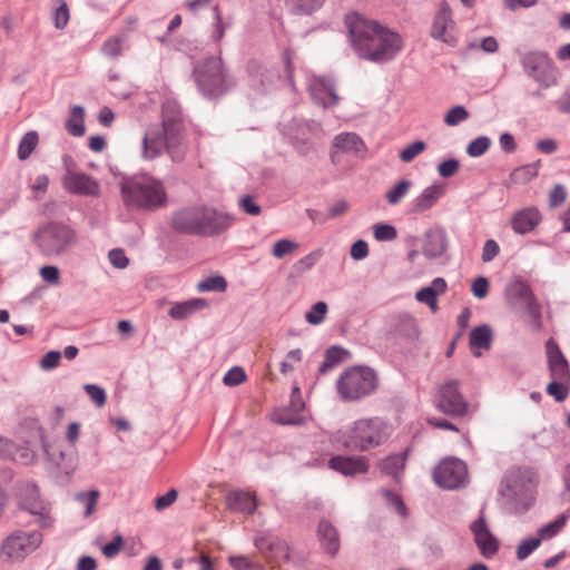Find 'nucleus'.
I'll use <instances>...</instances> for the list:
<instances>
[{"label": "nucleus", "instance_id": "obj_35", "mask_svg": "<svg viewBox=\"0 0 570 570\" xmlns=\"http://www.w3.org/2000/svg\"><path fill=\"white\" fill-rule=\"evenodd\" d=\"M291 13L296 16H311L318 11L326 0H284Z\"/></svg>", "mask_w": 570, "mask_h": 570}, {"label": "nucleus", "instance_id": "obj_56", "mask_svg": "<svg viewBox=\"0 0 570 570\" xmlns=\"http://www.w3.org/2000/svg\"><path fill=\"white\" fill-rule=\"evenodd\" d=\"M228 561L234 570H265L261 563L254 562L243 556L229 557Z\"/></svg>", "mask_w": 570, "mask_h": 570}, {"label": "nucleus", "instance_id": "obj_9", "mask_svg": "<svg viewBox=\"0 0 570 570\" xmlns=\"http://www.w3.org/2000/svg\"><path fill=\"white\" fill-rule=\"evenodd\" d=\"M403 49V37L397 31L384 26L380 31V36L371 45L366 61L379 65L387 63L394 60Z\"/></svg>", "mask_w": 570, "mask_h": 570}, {"label": "nucleus", "instance_id": "obj_41", "mask_svg": "<svg viewBox=\"0 0 570 570\" xmlns=\"http://www.w3.org/2000/svg\"><path fill=\"white\" fill-rule=\"evenodd\" d=\"M411 186H412V181H410L407 179L400 180L386 193L387 203L390 205L399 204L406 196Z\"/></svg>", "mask_w": 570, "mask_h": 570}, {"label": "nucleus", "instance_id": "obj_34", "mask_svg": "<svg viewBox=\"0 0 570 570\" xmlns=\"http://www.w3.org/2000/svg\"><path fill=\"white\" fill-rule=\"evenodd\" d=\"M406 454H393L383 459L379 463L382 473L399 480L405 468Z\"/></svg>", "mask_w": 570, "mask_h": 570}, {"label": "nucleus", "instance_id": "obj_3", "mask_svg": "<svg viewBox=\"0 0 570 570\" xmlns=\"http://www.w3.org/2000/svg\"><path fill=\"white\" fill-rule=\"evenodd\" d=\"M194 77L199 91L209 99L222 97L234 86L218 57H210L198 63L194 69Z\"/></svg>", "mask_w": 570, "mask_h": 570}, {"label": "nucleus", "instance_id": "obj_11", "mask_svg": "<svg viewBox=\"0 0 570 570\" xmlns=\"http://www.w3.org/2000/svg\"><path fill=\"white\" fill-rule=\"evenodd\" d=\"M62 187L66 191L77 196L99 197L101 193L99 181L92 176L76 170L67 165L66 173L62 176Z\"/></svg>", "mask_w": 570, "mask_h": 570}, {"label": "nucleus", "instance_id": "obj_54", "mask_svg": "<svg viewBox=\"0 0 570 570\" xmlns=\"http://www.w3.org/2000/svg\"><path fill=\"white\" fill-rule=\"evenodd\" d=\"M541 543V538H528L522 540L517 548V558L519 560L527 559Z\"/></svg>", "mask_w": 570, "mask_h": 570}, {"label": "nucleus", "instance_id": "obj_51", "mask_svg": "<svg viewBox=\"0 0 570 570\" xmlns=\"http://www.w3.org/2000/svg\"><path fill=\"white\" fill-rule=\"evenodd\" d=\"M468 118L469 112L463 106H454L444 116V122L450 127H454Z\"/></svg>", "mask_w": 570, "mask_h": 570}, {"label": "nucleus", "instance_id": "obj_5", "mask_svg": "<svg viewBox=\"0 0 570 570\" xmlns=\"http://www.w3.org/2000/svg\"><path fill=\"white\" fill-rule=\"evenodd\" d=\"M345 26L348 31L350 45L355 55L360 59L366 60L371 45L380 36V31L385 24L357 12H351L345 17Z\"/></svg>", "mask_w": 570, "mask_h": 570}, {"label": "nucleus", "instance_id": "obj_45", "mask_svg": "<svg viewBox=\"0 0 570 570\" xmlns=\"http://www.w3.org/2000/svg\"><path fill=\"white\" fill-rule=\"evenodd\" d=\"M183 121L180 105L175 99H166L163 102V121Z\"/></svg>", "mask_w": 570, "mask_h": 570}, {"label": "nucleus", "instance_id": "obj_60", "mask_svg": "<svg viewBox=\"0 0 570 570\" xmlns=\"http://www.w3.org/2000/svg\"><path fill=\"white\" fill-rule=\"evenodd\" d=\"M101 51L105 56L110 58H117L121 55L122 43L119 38H110L102 45Z\"/></svg>", "mask_w": 570, "mask_h": 570}, {"label": "nucleus", "instance_id": "obj_38", "mask_svg": "<svg viewBox=\"0 0 570 570\" xmlns=\"http://www.w3.org/2000/svg\"><path fill=\"white\" fill-rule=\"evenodd\" d=\"M85 109L81 106H73L71 109V117L66 122L67 131L75 136L79 137L85 134Z\"/></svg>", "mask_w": 570, "mask_h": 570}, {"label": "nucleus", "instance_id": "obj_39", "mask_svg": "<svg viewBox=\"0 0 570 570\" xmlns=\"http://www.w3.org/2000/svg\"><path fill=\"white\" fill-rule=\"evenodd\" d=\"M99 495L100 493L98 490H90L87 492H79L76 494V501L85 508L83 515L86 518L90 517L94 513L96 505L98 503Z\"/></svg>", "mask_w": 570, "mask_h": 570}, {"label": "nucleus", "instance_id": "obj_10", "mask_svg": "<svg viewBox=\"0 0 570 570\" xmlns=\"http://www.w3.org/2000/svg\"><path fill=\"white\" fill-rule=\"evenodd\" d=\"M42 542V534L38 531H16L3 541L1 551L11 560H22L35 551Z\"/></svg>", "mask_w": 570, "mask_h": 570}, {"label": "nucleus", "instance_id": "obj_13", "mask_svg": "<svg viewBox=\"0 0 570 570\" xmlns=\"http://www.w3.org/2000/svg\"><path fill=\"white\" fill-rule=\"evenodd\" d=\"M505 295L509 302L522 304L527 307L529 315L539 328L541 325V306L534 297L530 286L520 279L510 283L507 286Z\"/></svg>", "mask_w": 570, "mask_h": 570}, {"label": "nucleus", "instance_id": "obj_16", "mask_svg": "<svg viewBox=\"0 0 570 570\" xmlns=\"http://www.w3.org/2000/svg\"><path fill=\"white\" fill-rule=\"evenodd\" d=\"M183 129V121L169 122V120H166L165 122H161L160 131L167 140V153L176 163H179L184 159L187 150L186 144L184 141Z\"/></svg>", "mask_w": 570, "mask_h": 570}, {"label": "nucleus", "instance_id": "obj_52", "mask_svg": "<svg viewBox=\"0 0 570 570\" xmlns=\"http://www.w3.org/2000/svg\"><path fill=\"white\" fill-rule=\"evenodd\" d=\"M566 522H567V515L561 514L556 521L543 525L539 530V538H541V541L543 539L554 537L566 525Z\"/></svg>", "mask_w": 570, "mask_h": 570}, {"label": "nucleus", "instance_id": "obj_1", "mask_svg": "<svg viewBox=\"0 0 570 570\" xmlns=\"http://www.w3.org/2000/svg\"><path fill=\"white\" fill-rule=\"evenodd\" d=\"M387 438V425L379 417H370L356 420L347 429L336 431L332 440L345 450L365 452L380 446Z\"/></svg>", "mask_w": 570, "mask_h": 570}, {"label": "nucleus", "instance_id": "obj_50", "mask_svg": "<svg viewBox=\"0 0 570 570\" xmlns=\"http://www.w3.org/2000/svg\"><path fill=\"white\" fill-rule=\"evenodd\" d=\"M374 237L379 242H391L397 237L396 228L390 224H376L373 227Z\"/></svg>", "mask_w": 570, "mask_h": 570}, {"label": "nucleus", "instance_id": "obj_46", "mask_svg": "<svg viewBox=\"0 0 570 570\" xmlns=\"http://www.w3.org/2000/svg\"><path fill=\"white\" fill-rule=\"evenodd\" d=\"M538 175V165L537 164H528L521 167H518L511 174V178L519 184H525L533 179Z\"/></svg>", "mask_w": 570, "mask_h": 570}, {"label": "nucleus", "instance_id": "obj_42", "mask_svg": "<svg viewBox=\"0 0 570 570\" xmlns=\"http://www.w3.org/2000/svg\"><path fill=\"white\" fill-rule=\"evenodd\" d=\"M227 288V282L223 276H210L197 284V291L200 293L205 292H225Z\"/></svg>", "mask_w": 570, "mask_h": 570}, {"label": "nucleus", "instance_id": "obj_19", "mask_svg": "<svg viewBox=\"0 0 570 570\" xmlns=\"http://www.w3.org/2000/svg\"><path fill=\"white\" fill-rule=\"evenodd\" d=\"M203 207H190L177 212L171 219L175 230L189 235L202 234Z\"/></svg>", "mask_w": 570, "mask_h": 570}, {"label": "nucleus", "instance_id": "obj_37", "mask_svg": "<svg viewBox=\"0 0 570 570\" xmlns=\"http://www.w3.org/2000/svg\"><path fill=\"white\" fill-rule=\"evenodd\" d=\"M492 342V330L489 325H481L470 333V345L472 348L489 350Z\"/></svg>", "mask_w": 570, "mask_h": 570}, {"label": "nucleus", "instance_id": "obj_53", "mask_svg": "<svg viewBox=\"0 0 570 570\" xmlns=\"http://www.w3.org/2000/svg\"><path fill=\"white\" fill-rule=\"evenodd\" d=\"M566 382L567 381L553 379L547 386V393L553 396L557 402H563L569 394Z\"/></svg>", "mask_w": 570, "mask_h": 570}, {"label": "nucleus", "instance_id": "obj_4", "mask_svg": "<svg viewBox=\"0 0 570 570\" xmlns=\"http://www.w3.org/2000/svg\"><path fill=\"white\" fill-rule=\"evenodd\" d=\"M377 387L376 373L368 366H352L336 381V389L344 401H357L372 394Z\"/></svg>", "mask_w": 570, "mask_h": 570}, {"label": "nucleus", "instance_id": "obj_21", "mask_svg": "<svg viewBox=\"0 0 570 570\" xmlns=\"http://www.w3.org/2000/svg\"><path fill=\"white\" fill-rule=\"evenodd\" d=\"M542 215L537 207H524L517 210L510 219L513 232L518 235H525L534 230L541 223Z\"/></svg>", "mask_w": 570, "mask_h": 570}, {"label": "nucleus", "instance_id": "obj_18", "mask_svg": "<svg viewBox=\"0 0 570 570\" xmlns=\"http://www.w3.org/2000/svg\"><path fill=\"white\" fill-rule=\"evenodd\" d=\"M254 544L271 562L287 560L289 557L286 542L269 532L257 535L254 540Z\"/></svg>", "mask_w": 570, "mask_h": 570}, {"label": "nucleus", "instance_id": "obj_22", "mask_svg": "<svg viewBox=\"0 0 570 570\" xmlns=\"http://www.w3.org/2000/svg\"><path fill=\"white\" fill-rule=\"evenodd\" d=\"M21 505L24 510L39 518L38 522L41 527H48L51 523L49 515L50 509L40 498L39 490L36 485L27 488Z\"/></svg>", "mask_w": 570, "mask_h": 570}, {"label": "nucleus", "instance_id": "obj_43", "mask_svg": "<svg viewBox=\"0 0 570 570\" xmlns=\"http://www.w3.org/2000/svg\"><path fill=\"white\" fill-rule=\"evenodd\" d=\"M273 420L282 425H301L304 422L301 414L288 407L276 411Z\"/></svg>", "mask_w": 570, "mask_h": 570}, {"label": "nucleus", "instance_id": "obj_31", "mask_svg": "<svg viewBox=\"0 0 570 570\" xmlns=\"http://www.w3.org/2000/svg\"><path fill=\"white\" fill-rule=\"evenodd\" d=\"M47 460L61 471L69 472L76 468V458L67 454L60 446L50 445L46 442L42 444Z\"/></svg>", "mask_w": 570, "mask_h": 570}, {"label": "nucleus", "instance_id": "obj_32", "mask_svg": "<svg viewBox=\"0 0 570 570\" xmlns=\"http://www.w3.org/2000/svg\"><path fill=\"white\" fill-rule=\"evenodd\" d=\"M317 534L323 549L331 556H335L340 549V537L337 530L326 520L318 524Z\"/></svg>", "mask_w": 570, "mask_h": 570}, {"label": "nucleus", "instance_id": "obj_47", "mask_svg": "<svg viewBox=\"0 0 570 570\" xmlns=\"http://www.w3.org/2000/svg\"><path fill=\"white\" fill-rule=\"evenodd\" d=\"M59 6L52 12L53 24L57 29L62 30L67 27L70 13L68 4L65 0H58Z\"/></svg>", "mask_w": 570, "mask_h": 570}, {"label": "nucleus", "instance_id": "obj_12", "mask_svg": "<svg viewBox=\"0 0 570 570\" xmlns=\"http://www.w3.org/2000/svg\"><path fill=\"white\" fill-rule=\"evenodd\" d=\"M466 473V465L463 461L445 459L435 468L433 479L441 488L452 490L464 483Z\"/></svg>", "mask_w": 570, "mask_h": 570}, {"label": "nucleus", "instance_id": "obj_57", "mask_svg": "<svg viewBox=\"0 0 570 570\" xmlns=\"http://www.w3.org/2000/svg\"><path fill=\"white\" fill-rule=\"evenodd\" d=\"M425 142L422 140H416L409 146H406L402 151L400 153V159L404 163L412 161L416 156H419L421 153L425 150Z\"/></svg>", "mask_w": 570, "mask_h": 570}, {"label": "nucleus", "instance_id": "obj_49", "mask_svg": "<svg viewBox=\"0 0 570 570\" xmlns=\"http://www.w3.org/2000/svg\"><path fill=\"white\" fill-rule=\"evenodd\" d=\"M6 459H11L12 461H16L21 464H29L32 462L35 455L26 446H18L14 443H12V449H10L9 453Z\"/></svg>", "mask_w": 570, "mask_h": 570}, {"label": "nucleus", "instance_id": "obj_17", "mask_svg": "<svg viewBox=\"0 0 570 570\" xmlns=\"http://www.w3.org/2000/svg\"><path fill=\"white\" fill-rule=\"evenodd\" d=\"M531 472L522 469H513L508 472L501 482L499 493L508 501H514L525 492L531 484Z\"/></svg>", "mask_w": 570, "mask_h": 570}, {"label": "nucleus", "instance_id": "obj_8", "mask_svg": "<svg viewBox=\"0 0 570 570\" xmlns=\"http://www.w3.org/2000/svg\"><path fill=\"white\" fill-rule=\"evenodd\" d=\"M434 405L441 413L451 417H463L469 413V402L460 392L458 380H448L439 385Z\"/></svg>", "mask_w": 570, "mask_h": 570}, {"label": "nucleus", "instance_id": "obj_25", "mask_svg": "<svg viewBox=\"0 0 570 570\" xmlns=\"http://www.w3.org/2000/svg\"><path fill=\"white\" fill-rule=\"evenodd\" d=\"M454 27L452 11L446 2H442L433 19L431 37L442 42L449 43L448 30Z\"/></svg>", "mask_w": 570, "mask_h": 570}, {"label": "nucleus", "instance_id": "obj_62", "mask_svg": "<svg viewBox=\"0 0 570 570\" xmlns=\"http://www.w3.org/2000/svg\"><path fill=\"white\" fill-rule=\"evenodd\" d=\"M238 205L244 213L250 216H258L262 213L261 206L255 203L254 197L250 195L240 197Z\"/></svg>", "mask_w": 570, "mask_h": 570}, {"label": "nucleus", "instance_id": "obj_64", "mask_svg": "<svg viewBox=\"0 0 570 570\" xmlns=\"http://www.w3.org/2000/svg\"><path fill=\"white\" fill-rule=\"evenodd\" d=\"M48 186L49 178L47 175L37 176L33 184L31 185V190L33 193L35 199H41L43 195L47 193Z\"/></svg>", "mask_w": 570, "mask_h": 570}, {"label": "nucleus", "instance_id": "obj_6", "mask_svg": "<svg viewBox=\"0 0 570 570\" xmlns=\"http://www.w3.org/2000/svg\"><path fill=\"white\" fill-rule=\"evenodd\" d=\"M520 63L525 75L543 88L558 85L559 70L548 52L528 51L520 57Z\"/></svg>", "mask_w": 570, "mask_h": 570}, {"label": "nucleus", "instance_id": "obj_24", "mask_svg": "<svg viewBox=\"0 0 570 570\" xmlns=\"http://www.w3.org/2000/svg\"><path fill=\"white\" fill-rule=\"evenodd\" d=\"M547 355L551 377L568 381L570 379L568 362L559 345L552 338L547 342Z\"/></svg>", "mask_w": 570, "mask_h": 570}, {"label": "nucleus", "instance_id": "obj_28", "mask_svg": "<svg viewBox=\"0 0 570 570\" xmlns=\"http://www.w3.org/2000/svg\"><path fill=\"white\" fill-rule=\"evenodd\" d=\"M445 187L442 184H433L423 189V191L413 200L412 212L424 213L431 209L438 200L444 195Z\"/></svg>", "mask_w": 570, "mask_h": 570}, {"label": "nucleus", "instance_id": "obj_33", "mask_svg": "<svg viewBox=\"0 0 570 570\" xmlns=\"http://www.w3.org/2000/svg\"><path fill=\"white\" fill-rule=\"evenodd\" d=\"M334 147L345 153H361L365 150V144L361 137L354 132H341L335 136Z\"/></svg>", "mask_w": 570, "mask_h": 570}, {"label": "nucleus", "instance_id": "obj_58", "mask_svg": "<svg viewBox=\"0 0 570 570\" xmlns=\"http://www.w3.org/2000/svg\"><path fill=\"white\" fill-rule=\"evenodd\" d=\"M297 247H298L297 243L286 239V238H283V239L277 240L274 244L272 254L276 258H283L285 255L291 254Z\"/></svg>", "mask_w": 570, "mask_h": 570}, {"label": "nucleus", "instance_id": "obj_55", "mask_svg": "<svg viewBox=\"0 0 570 570\" xmlns=\"http://www.w3.org/2000/svg\"><path fill=\"white\" fill-rule=\"evenodd\" d=\"M83 390L96 406L102 407L106 404L107 394L99 385L86 384Z\"/></svg>", "mask_w": 570, "mask_h": 570}, {"label": "nucleus", "instance_id": "obj_63", "mask_svg": "<svg viewBox=\"0 0 570 570\" xmlns=\"http://www.w3.org/2000/svg\"><path fill=\"white\" fill-rule=\"evenodd\" d=\"M41 278L50 285H58L60 281V271L57 266L46 265L40 268Z\"/></svg>", "mask_w": 570, "mask_h": 570}, {"label": "nucleus", "instance_id": "obj_27", "mask_svg": "<svg viewBox=\"0 0 570 570\" xmlns=\"http://www.w3.org/2000/svg\"><path fill=\"white\" fill-rule=\"evenodd\" d=\"M448 289V284L444 278L436 277L432 281L430 286L422 287L416 292L415 298L417 302L426 304L432 313H436L439 309L438 306V296L444 294Z\"/></svg>", "mask_w": 570, "mask_h": 570}, {"label": "nucleus", "instance_id": "obj_59", "mask_svg": "<svg viewBox=\"0 0 570 570\" xmlns=\"http://www.w3.org/2000/svg\"><path fill=\"white\" fill-rule=\"evenodd\" d=\"M246 380V373L243 367L234 366L224 376L223 382L227 386H237Z\"/></svg>", "mask_w": 570, "mask_h": 570}, {"label": "nucleus", "instance_id": "obj_44", "mask_svg": "<svg viewBox=\"0 0 570 570\" xmlns=\"http://www.w3.org/2000/svg\"><path fill=\"white\" fill-rule=\"evenodd\" d=\"M327 311H328V307L325 302H323V301L317 302L312 305L309 311L306 312L305 320L307 323H309L312 325H318V324L323 323V321L325 320Z\"/></svg>", "mask_w": 570, "mask_h": 570}, {"label": "nucleus", "instance_id": "obj_29", "mask_svg": "<svg viewBox=\"0 0 570 570\" xmlns=\"http://www.w3.org/2000/svg\"><path fill=\"white\" fill-rule=\"evenodd\" d=\"M207 307L208 302L205 298L197 297L184 302L174 303L170 309L168 311V315L173 320L181 321Z\"/></svg>", "mask_w": 570, "mask_h": 570}, {"label": "nucleus", "instance_id": "obj_30", "mask_svg": "<svg viewBox=\"0 0 570 570\" xmlns=\"http://www.w3.org/2000/svg\"><path fill=\"white\" fill-rule=\"evenodd\" d=\"M448 247V238L444 230H431L426 233L422 253L428 258H436L443 255Z\"/></svg>", "mask_w": 570, "mask_h": 570}, {"label": "nucleus", "instance_id": "obj_61", "mask_svg": "<svg viewBox=\"0 0 570 570\" xmlns=\"http://www.w3.org/2000/svg\"><path fill=\"white\" fill-rule=\"evenodd\" d=\"M459 160L450 158L438 165V173L441 177L449 178L454 176L459 171Z\"/></svg>", "mask_w": 570, "mask_h": 570}, {"label": "nucleus", "instance_id": "obj_7", "mask_svg": "<svg viewBox=\"0 0 570 570\" xmlns=\"http://www.w3.org/2000/svg\"><path fill=\"white\" fill-rule=\"evenodd\" d=\"M35 242L46 255H59L76 242V233L63 224L51 223L37 232Z\"/></svg>", "mask_w": 570, "mask_h": 570}, {"label": "nucleus", "instance_id": "obj_2", "mask_svg": "<svg viewBox=\"0 0 570 570\" xmlns=\"http://www.w3.org/2000/svg\"><path fill=\"white\" fill-rule=\"evenodd\" d=\"M121 195L125 205L132 209L156 210L167 203L164 184L148 175L125 180Z\"/></svg>", "mask_w": 570, "mask_h": 570}, {"label": "nucleus", "instance_id": "obj_15", "mask_svg": "<svg viewBox=\"0 0 570 570\" xmlns=\"http://www.w3.org/2000/svg\"><path fill=\"white\" fill-rule=\"evenodd\" d=\"M308 91L314 102L323 108L334 107L340 101L335 85L328 77L311 76L308 78Z\"/></svg>", "mask_w": 570, "mask_h": 570}, {"label": "nucleus", "instance_id": "obj_40", "mask_svg": "<svg viewBox=\"0 0 570 570\" xmlns=\"http://www.w3.org/2000/svg\"><path fill=\"white\" fill-rule=\"evenodd\" d=\"M38 134L36 131H28L21 138L18 147V157L21 160L27 159L38 145Z\"/></svg>", "mask_w": 570, "mask_h": 570}, {"label": "nucleus", "instance_id": "obj_36", "mask_svg": "<svg viewBox=\"0 0 570 570\" xmlns=\"http://www.w3.org/2000/svg\"><path fill=\"white\" fill-rule=\"evenodd\" d=\"M228 505L232 510L253 514L257 508L255 498L247 492H235L228 499Z\"/></svg>", "mask_w": 570, "mask_h": 570}, {"label": "nucleus", "instance_id": "obj_48", "mask_svg": "<svg viewBox=\"0 0 570 570\" xmlns=\"http://www.w3.org/2000/svg\"><path fill=\"white\" fill-rule=\"evenodd\" d=\"M491 140L487 136L473 139L466 147V154L471 157H480L490 148Z\"/></svg>", "mask_w": 570, "mask_h": 570}, {"label": "nucleus", "instance_id": "obj_26", "mask_svg": "<svg viewBox=\"0 0 570 570\" xmlns=\"http://www.w3.org/2000/svg\"><path fill=\"white\" fill-rule=\"evenodd\" d=\"M167 151V140L159 128H150L142 138V157L153 160Z\"/></svg>", "mask_w": 570, "mask_h": 570}, {"label": "nucleus", "instance_id": "obj_14", "mask_svg": "<svg viewBox=\"0 0 570 570\" xmlns=\"http://www.w3.org/2000/svg\"><path fill=\"white\" fill-rule=\"evenodd\" d=\"M470 530L480 553L484 558L489 559L497 554L500 543L490 531L483 510H481L479 518L470 524Z\"/></svg>", "mask_w": 570, "mask_h": 570}, {"label": "nucleus", "instance_id": "obj_23", "mask_svg": "<svg viewBox=\"0 0 570 570\" xmlns=\"http://www.w3.org/2000/svg\"><path fill=\"white\" fill-rule=\"evenodd\" d=\"M328 466L345 476L363 474L366 473L368 470L367 459L365 456L356 455H335L332 459H330Z\"/></svg>", "mask_w": 570, "mask_h": 570}, {"label": "nucleus", "instance_id": "obj_20", "mask_svg": "<svg viewBox=\"0 0 570 570\" xmlns=\"http://www.w3.org/2000/svg\"><path fill=\"white\" fill-rule=\"evenodd\" d=\"M233 222L234 217L229 214L217 212L210 207H203L200 235H218L228 229Z\"/></svg>", "mask_w": 570, "mask_h": 570}]
</instances>
